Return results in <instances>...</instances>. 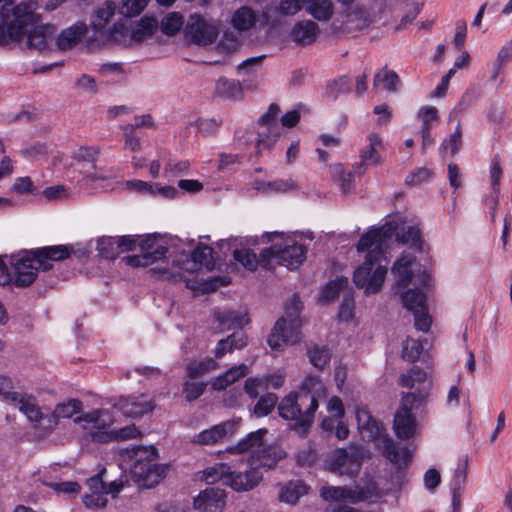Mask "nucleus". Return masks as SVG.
Here are the masks:
<instances>
[{
	"mask_svg": "<svg viewBox=\"0 0 512 512\" xmlns=\"http://www.w3.org/2000/svg\"><path fill=\"white\" fill-rule=\"evenodd\" d=\"M10 0H0V46L20 43L25 37V48L32 52H44L56 32L52 24H41L37 13V1H22L13 6Z\"/></svg>",
	"mask_w": 512,
	"mask_h": 512,
	"instance_id": "obj_1",
	"label": "nucleus"
},
{
	"mask_svg": "<svg viewBox=\"0 0 512 512\" xmlns=\"http://www.w3.org/2000/svg\"><path fill=\"white\" fill-rule=\"evenodd\" d=\"M393 232L392 225L387 224L370 230L358 242L357 249L368 253L365 261L354 272L353 282L358 288L364 289L366 295L379 292L385 281L387 267L382 264L383 245Z\"/></svg>",
	"mask_w": 512,
	"mask_h": 512,
	"instance_id": "obj_2",
	"label": "nucleus"
},
{
	"mask_svg": "<svg viewBox=\"0 0 512 512\" xmlns=\"http://www.w3.org/2000/svg\"><path fill=\"white\" fill-rule=\"evenodd\" d=\"M356 419L362 438L374 442L376 449L387 460L399 467L402 465L406 466L411 461L412 455L410 450L395 444L393 439L386 433L382 424L372 417L366 407H357Z\"/></svg>",
	"mask_w": 512,
	"mask_h": 512,
	"instance_id": "obj_3",
	"label": "nucleus"
},
{
	"mask_svg": "<svg viewBox=\"0 0 512 512\" xmlns=\"http://www.w3.org/2000/svg\"><path fill=\"white\" fill-rule=\"evenodd\" d=\"M129 457L133 461L131 475L139 486L152 488L166 476L168 466L155 462L158 451L154 446H136Z\"/></svg>",
	"mask_w": 512,
	"mask_h": 512,
	"instance_id": "obj_4",
	"label": "nucleus"
},
{
	"mask_svg": "<svg viewBox=\"0 0 512 512\" xmlns=\"http://www.w3.org/2000/svg\"><path fill=\"white\" fill-rule=\"evenodd\" d=\"M129 457L133 461L131 475L139 486L152 488L166 476L168 466L155 462L158 451L154 446H136Z\"/></svg>",
	"mask_w": 512,
	"mask_h": 512,
	"instance_id": "obj_5",
	"label": "nucleus"
},
{
	"mask_svg": "<svg viewBox=\"0 0 512 512\" xmlns=\"http://www.w3.org/2000/svg\"><path fill=\"white\" fill-rule=\"evenodd\" d=\"M293 304H295V311L293 313L290 312V307H288L287 318H280L268 337V345L273 350H281L284 345H293L300 340L301 321L299 314L302 309V303L295 298Z\"/></svg>",
	"mask_w": 512,
	"mask_h": 512,
	"instance_id": "obj_6",
	"label": "nucleus"
},
{
	"mask_svg": "<svg viewBox=\"0 0 512 512\" xmlns=\"http://www.w3.org/2000/svg\"><path fill=\"white\" fill-rule=\"evenodd\" d=\"M305 255L306 248L304 245L289 240L283 247L274 245L264 249L260 253L261 266L271 269L275 260L278 264L289 269H295L304 261Z\"/></svg>",
	"mask_w": 512,
	"mask_h": 512,
	"instance_id": "obj_7",
	"label": "nucleus"
},
{
	"mask_svg": "<svg viewBox=\"0 0 512 512\" xmlns=\"http://www.w3.org/2000/svg\"><path fill=\"white\" fill-rule=\"evenodd\" d=\"M74 422L79 424L84 430H87L94 442H111L110 427L114 421L107 410L98 409L84 413L76 417Z\"/></svg>",
	"mask_w": 512,
	"mask_h": 512,
	"instance_id": "obj_8",
	"label": "nucleus"
},
{
	"mask_svg": "<svg viewBox=\"0 0 512 512\" xmlns=\"http://www.w3.org/2000/svg\"><path fill=\"white\" fill-rule=\"evenodd\" d=\"M368 456V452L361 446L335 450L327 461V468L333 473L341 475H353L361 467L362 461Z\"/></svg>",
	"mask_w": 512,
	"mask_h": 512,
	"instance_id": "obj_9",
	"label": "nucleus"
},
{
	"mask_svg": "<svg viewBox=\"0 0 512 512\" xmlns=\"http://www.w3.org/2000/svg\"><path fill=\"white\" fill-rule=\"evenodd\" d=\"M416 258L414 255L409 253H403L394 263L392 267V273L396 277L397 287H407L412 279L415 278V284L424 288L430 286L432 278L426 270H418L414 273L413 267Z\"/></svg>",
	"mask_w": 512,
	"mask_h": 512,
	"instance_id": "obj_10",
	"label": "nucleus"
},
{
	"mask_svg": "<svg viewBox=\"0 0 512 512\" xmlns=\"http://www.w3.org/2000/svg\"><path fill=\"white\" fill-rule=\"evenodd\" d=\"M404 307L414 315V326L417 330L428 332L432 318L426 303V294L420 288L408 289L401 294Z\"/></svg>",
	"mask_w": 512,
	"mask_h": 512,
	"instance_id": "obj_11",
	"label": "nucleus"
},
{
	"mask_svg": "<svg viewBox=\"0 0 512 512\" xmlns=\"http://www.w3.org/2000/svg\"><path fill=\"white\" fill-rule=\"evenodd\" d=\"M309 406V402H303L299 393H290L285 396L278 405L279 415L286 420L295 421L294 428L300 433L304 434L310 427L313 419L308 423L304 422L306 409L303 407Z\"/></svg>",
	"mask_w": 512,
	"mask_h": 512,
	"instance_id": "obj_12",
	"label": "nucleus"
},
{
	"mask_svg": "<svg viewBox=\"0 0 512 512\" xmlns=\"http://www.w3.org/2000/svg\"><path fill=\"white\" fill-rule=\"evenodd\" d=\"M184 33L193 43L206 46L212 44L218 35L216 26L200 15H191L185 25Z\"/></svg>",
	"mask_w": 512,
	"mask_h": 512,
	"instance_id": "obj_13",
	"label": "nucleus"
},
{
	"mask_svg": "<svg viewBox=\"0 0 512 512\" xmlns=\"http://www.w3.org/2000/svg\"><path fill=\"white\" fill-rule=\"evenodd\" d=\"M299 394L303 402H309L304 418V422L308 423L310 420L314 419V414L319 406V399L326 396V387L320 377L309 375L303 381Z\"/></svg>",
	"mask_w": 512,
	"mask_h": 512,
	"instance_id": "obj_14",
	"label": "nucleus"
},
{
	"mask_svg": "<svg viewBox=\"0 0 512 512\" xmlns=\"http://www.w3.org/2000/svg\"><path fill=\"white\" fill-rule=\"evenodd\" d=\"M37 260L38 257L34 255V250L22 257L11 260L12 273L16 286L27 287L35 281L38 270H41V267H38Z\"/></svg>",
	"mask_w": 512,
	"mask_h": 512,
	"instance_id": "obj_15",
	"label": "nucleus"
},
{
	"mask_svg": "<svg viewBox=\"0 0 512 512\" xmlns=\"http://www.w3.org/2000/svg\"><path fill=\"white\" fill-rule=\"evenodd\" d=\"M193 506L198 512H222L226 506V493L220 488H206L194 498Z\"/></svg>",
	"mask_w": 512,
	"mask_h": 512,
	"instance_id": "obj_16",
	"label": "nucleus"
},
{
	"mask_svg": "<svg viewBox=\"0 0 512 512\" xmlns=\"http://www.w3.org/2000/svg\"><path fill=\"white\" fill-rule=\"evenodd\" d=\"M368 140L369 144L361 150V161L354 166V172L358 175L364 174L368 165L378 166L383 163L380 155V150L383 148L381 138L377 134H370Z\"/></svg>",
	"mask_w": 512,
	"mask_h": 512,
	"instance_id": "obj_17",
	"label": "nucleus"
},
{
	"mask_svg": "<svg viewBox=\"0 0 512 512\" xmlns=\"http://www.w3.org/2000/svg\"><path fill=\"white\" fill-rule=\"evenodd\" d=\"M263 475L261 470H257L256 466H253L248 461V469L244 472H234L231 470V477L226 480V485H229L233 490L249 491L255 488L262 480Z\"/></svg>",
	"mask_w": 512,
	"mask_h": 512,
	"instance_id": "obj_18",
	"label": "nucleus"
},
{
	"mask_svg": "<svg viewBox=\"0 0 512 512\" xmlns=\"http://www.w3.org/2000/svg\"><path fill=\"white\" fill-rule=\"evenodd\" d=\"M117 406L125 416L131 418L141 417L154 409L152 400L143 394L120 397Z\"/></svg>",
	"mask_w": 512,
	"mask_h": 512,
	"instance_id": "obj_19",
	"label": "nucleus"
},
{
	"mask_svg": "<svg viewBox=\"0 0 512 512\" xmlns=\"http://www.w3.org/2000/svg\"><path fill=\"white\" fill-rule=\"evenodd\" d=\"M236 421H225L210 429L203 430L194 436L193 442L200 445H214L220 442L225 436L232 435L237 429Z\"/></svg>",
	"mask_w": 512,
	"mask_h": 512,
	"instance_id": "obj_20",
	"label": "nucleus"
},
{
	"mask_svg": "<svg viewBox=\"0 0 512 512\" xmlns=\"http://www.w3.org/2000/svg\"><path fill=\"white\" fill-rule=\"evenodd\" d=\"M320 495L325 501L337 502L338 504L357 503L366 498L363 491L341 486H323Z\"/></svg>",
	"mask_w": 512,
	"mask_h": 512,
	"instance_id": "obj_21",
	"label": "nucleus"
},
{
	"mask_svg": "<svg viewBox=\"0 0 512 512\" xmlns=\"http://www.w3.org/2000/svg\"><path fill=\"white\" fill-rule=\"evenodd\" d=\"M73 248L68 245L46 246L34 250V255L38 257V267L47 271L52 268L53 261H61L70 257Z\"/></svg>",
	"mask_w": 512,
	"mask_h": 512,
	"instance_id": "obj_22",
	"label": "nucleus"
},
{
	"mask_svg": "<svg viewBox=\"0 0 512 512\" xmlns=\"http://www.w3.org/2000/svg\"><path fill=\"white\" fill-rule=\"evenodd\" d=\"M285 455V452L280 447L268 446L263 447L256 454H252L249 461L253 466L257 467V470H261L263 473L274 468Z\"/></svg>",
	"mask_w": 512,
	"mask_h": 512,
	"instance_id": "obj_23",
	"label": "nucleus"
},
{
	"mask_svg": "<svg viewBox=\"0 0 512 512\" xmlns=\"http://www.w3.org/2000/svg\"><path fill=\"white\" fill-rule=\"evenodd\" d=\"M320 34L318 24L312 20H302L297 22L290 33L291 39L301 46L313 44Z\"/></svg>",
	"mask_w": 512,
	"mask_h": 512,
	"instance_id": "obj_24",
	"label": "nucleus"
},
{
	"mask_svg": "<svg viewBox=\"0 0 512 512\" xmlns=\"http://www.w3.org/2000/svg\"><path fill=\"white\" fill-rule=\"evenodd\" d=\"M87 26L83 22H77L64 29L56 39V46L59 50L65 51L73 48L85 35Z\"/></svg>",
	"mask_w": 512,
	"mask_h": 512,
	"instance_id": "obj_25",
	"label": "nucleus"
},
{
	"mask_svg": "<svg viewBox=\"0 0 512 512\" xmlns=\"http://www.w3.org/2000/svg\"><path fill=\"white\" fill-rule=\"evenodd\" d=\"M168 248L165 245H158L153 252L141 253L139 255L125 256L121 260L131 267H147L166 257Z\"/></svg>",
	"mask_w": 512,
	"mask_h": 512,
	"instance_id": "obj_26",
	"label": "nucleus"
},
{
	"mask_svg": "<svg viewBox=\"0 0 512 512\" xmlns=\"http://www.w3.org/2000/svg\"><path fill=\"white\" fill-rule=\"evenodd\" d=\"M393 427L399 439H410L416 433V420L411 412L398 410L394 416Z\"/></svg>",
	"mask_w": 512,
	"mask_h": 512,
	"instance_id": "obj_27",
	"label": "nucleus"
},
{
	"mask_svg": "<svg viewBox=\"0 0 512 512\" xmlns=\"http://www.w3.org/2000/svg\"><path fill=\"white\" fill-rule=\"evenodd\" d=\"M12 403L19 404V410L26 415L29 421L39 423L43 419V414L33 395L17 393Z\"/></svg>",
	"mask_w": 512,
	"mask_h": 512,
	"instance_id": "obj_28",
	"label": "nucleus"
},
{
	"mask_svg": "<svg viewBox=\"0 0 512 512\" xmlns=\"http://www.w3.org/2000/svg\"><path fill=\"white\" fill-rule=\"evenodd\" d=\"M266 433V429H259L251 432L245 438L241 439L236 445L229 446L227 448V452L232 454H242L247 451H252L253 454H256V449L262 446L263 438Z\"/></svg>",
	"mask_w": 512,
	"mask_h": 512,
	"instance_id": "obj_29",
	"label": "nucleus"
},
{
	"mask_svg": "<svg viewBox=\"0 0 512 512\" xmlns=\"http://www.w3.org/2000/svg\"><path fill=\"white\" fill-rule=\"evenodd\" d=\"M304 8L318 21H328L334 14L333 0H306Z\"/></svg>",
	"mask_w": 512,
	"mask_h": 512,
	"instance_id": "obj_30",
	"label": "nucleus"
},
{
	"mask_svg": "<svg viewBox=\"0 0 512 512\" xmlns=\"http://www.w3.org/2000/svg\"><path fill=\"white\" fill-rule=\"evenodd\" d=\"M116 4L113 1H106L103 5L97 7L90 18V26L96 32H101L114 16Z\"/></svg>",
	"mask_w": 512,
	"mask_h": 512,
	"instance_id": "obj_31",
	"label": "nucleus"
},
{
	"mask_svg": "<svg viewBox=\"0 0 512 512\" xmlns=\"http://www.w3.org/2000/svg\"><path fill=\"white\" fill-rule=\"evenodd\" d=\"M158 21L153 17L145 16L133 28L130 34V43L138 44L151 37L157 30Z\"/></svg>",
	"mask_w": 512,
	"mask_h": 512,
	"instance_id": "obj_32",
	"label": "nucleus"
},
{
	"mask_svg": "<svg viewBox=\"0 0 512 512\" xmlns=\"http://www.w3.org/2000/svg\"><path fill=\"white\" fill-rule=\"evenodd\" d=\"M247 345V339L243 332H235L229 335L226 339L218 342L215 349V357L221 358L226 353H231L235 349H242Z\"/></svg>",
	"mask_w": 512,
	"mask_h": 512,
	"instance_id": "obj_33",
	"label": "nucleus"
},
{
	"mask_svg": "<svg viewBox=\"0 0 512 512\" xmlns=\"http://www.w3.org/2000/svg\"><path fill=\"white\" fill-rule=\"evenodd\" d=\"M370 24L367 12L359 7H351L347 10L343 21L346 31L361 30Z\"/></svg>",
	"mask_w": 512,
	"mask_h": 512,
	"instance_id": "obj_34",
	"label": "nucleus"
},
{
	"mask_svg": "<svg viewBox=\"0 0 512 512\" xmlns=\"http://www.w3.org/2000/svg\"><path fill=\"white\" fill-rule=\"evenodd\" d=\"M248 374V366L240 364L227 370L212 382V388L220 391Z\"/></svg>",
	"mask_w": 512,
	"mask_h": 512,
	"instance_id": "obj_35",
	"label": "nucleus"
},
{
	"mask_svg": "<svg viewBox=\"0 0 512 512\" xmlns=\"http://www.w3.org/2000/svg\"><path fill=\"white\" fill-rule=\"evenodd\" d=\"M214 317L222 329L242 328L248 323L246 314L235 311H217Z\"/></svg>",
	"mask_w": 512,
	"mask_h": 512,
	"instance_id": "obj_36",
	"label": "nucleus"
},
{
	"mask_svg": "<svg viewBox=\"0 0 512 512\" xmlns=\"http://www.w3.org/2000/svg\"><path fill=\"white\" fill-rule=\"evenodd\" d=\"M308 493V487L301 481L289 482L281 488L279 499L287 504H295L300 497Z\"/></svg>",
	"mask_w": 512,
	"mask_h": 512,
	"instance_id": "obj_37",
	"label": "nucleus"
},
{
	"mask_svg": "<svg viewBox=\"0 0 512 512\" xmlns=\"http://www.w3.org/2000/svg\"><path fill=\"white\" fill-rule=\"evenodd\" d=\"M400 84V79L397 73L393 70H389L386 67L377 72L373 79V87L378 88L380 86L389 92H396Z\"/></svg>",
	"mask_w": 512,
	"mask_h": 512,
	"instance_id": "obj_38",
	"label": "nucleus"
},
{
	"mask_svg": "<svg viewBox=\"0 0 512 512\" xmlns=\"http://www.w3.org/2000/svg\"><path fill=\"white\" fill-rule=\"evenodd\" d=\"M231 477V467L225 463H217L211 467L206 468L202 472L201 479L208 484L215 483L217 481H223L226 484V480Z\"/></svg>",
	"mask_w": 512,
	"mask_h": 512,
	"instance_id": "obj_39",
	"label": "nucleus"
},
{
	"mask_svg": "<svg viewBox=\"0 0 512 512\" xmlns=\"http://www.w3.org/2000/svg\"><path fill=\"white\" fill-rule=\"evenodd\" d=\"M138 243V236H119V237H109V238H103L98 242L99 250L104 251L105 247L104 245H114L116 244L118 249L121 252H127L135 250Z\"/></svg>",
	"mask_w": 512,
	"mask_h": 512,
	"instance_id": "obj_40",
	"label": "nucleus"
},
{
	"mask_svg": "<svg viewBox=\"0 0 512 512\" xmlns=\"http://www.w3.org/2000/svg\"><path fill=\"white\" fill-rule=\"evenodd\" d=\"M233 26L239 31H246L256 23V15L249 7H241L235 11L232 18Z\"/></svg>",
	"mask_w": 512,
	"mask_h": 512,
	"instance_id": "obj_41",
	"label": "nucleus"
},
{
	"mask_svg": "<svg viewBox=\"0 0 512 512\" xmlns=\"http://www.w3.org/2000/svg\"><path fill=\"white\" fill-rule=\"evenodd\" d=\"M331 176L337 181L344 193H348L353 188V171L345 172L342 164H334L330 167Z\"/></svg>",
	"mask_w": 512,
	"mask_h": 512,
	"instance_id": "obj_42",
	"label": "nucleus"
},
{
	"mask_svg": "<svg viewBox=\"0 0 512 512\" xmlns=\"http://www.w3.org/2000/svg\"><path fill=\"white\" fill-rule=\"evenodd\" d=\"M131 31L122 23H115L105 35V40L116 44L132 45Z\"/></svg>",
	"mask_w": 512,
	"mask_h": 512,
	"instance_id": "obj_43",
	"label": "nucleus"
},
{
	"mask_svg": "<svg viewBox=\"0 0 512 512\" xmlns=\"http://www.w3.org/2000/svg\"><path fill=\"white\" fill-rule=\"evenodd\" d=\"M308 357L310 360V363L322 370L325 368V366L329 363L331 358V353L328 348L322 346L314 345L311 348L308 349Z\"/></svg>",
	"mask_w": 512,
	"mask_h": 512,
	"instance_id": "obj_44",
	"label": "nucleus"
},
{
	"mask_svg": "<svg viewBox=\"0 0 512 512\" xmlns=\"http://www.w3.org/2000/svg\"><path fill=\"white\" fill-rule=\"evenodd\" d=\"M82 409V402L78 399H70L67 402L56 405L53 416L55 418H71Z\"/></svg>",
	"mask_w": 512,
	"mask_h": 512,
	"instance_id": "obj_45",
	"label": "nucleus"
},
{
	"mask_svg": "<svg viewBox=\"0 0 512 512\" xmlns=\"http://www.w3.org/2000/svg\"><path fill=\"white\" fill-rule=\"evenodd\" d=\"M426 372L418 366H414L407 373H404L399 378V384L402 387L413 388L416 384L426 381Z\"/></svg>",
	"mask_w": 512,
	"mask_h": 512,
	"instance_id": "obj_46",
	"label": "nucleus"
},
{
	"mask_svg": "<svg viewBox=\"0 0 512 512\" xmlns=\"http://www.w3.org/2000/svg\"><path fill=\"white\" fill-rule=\"evenodd\" d=\"M192 260L195 264L205 267L207 270H213L215 262L212 256V248L204 245L197 247L192 252Z\"/></svg>",
	"mask_w": 512,
	"mask_h": 512,
	"instance_id": "obj_47",
	"label": "nucleus"
},
{
	"mask_svg": "<svg viewBox=\"0 0 512 512\" xmlns=\"http://www.w3.org/2000/svg\"><path fill=\"white\" fill-rule=\"evenodd\" d=\"M215 91L221 97L230 99L236 97L241 92V86L234 80L220 78L216 83Z\"/></svg>",
	"mask_w": 512,
	"mask_h": 512,
	"instance_id": "obj_48",
	"label": "nucleus"
},
{
	"mask_svg": "<svg viewBox=\"0 0 512 512\" xmlns=\"http://www.w3.org/2000/svg\"><path fill=\"white\" fill-rule=\"evenodd\" d=\"M397 240L404 244L421 249L420 230L416 226L403 227L396 235Z\"/></svg>",
	"mask_w": 512,
	"mask_h": 512,
	"instance_id": "obj_49",
	"label": "nucleus"
},
{
	"mask_svg": "<svg viewBox=\"0 0 512 512\" xmlns=\"http://www.w3.org/2000/svg\"><path fill=\"white\" fill-rule=\"evenodd\" d=\"M422 351L421 341L408 338L403 342L402 358L409 362H415L420 358Z\"/></svg>",
	"mask_w": 512,
	"mask_h": 512,
	"instance_id": "obj_50",
	"label": "nucleus"
},
{
	"mask_svg": "<svg viewBox=\"0 0 512 512\" xmlns=\"http://www.w3.org/2000/svg\"><path fill=\"white\" fill-rule=\"evenodd\" d=\"M233 255L237 262L241 263L250 271L256 270L258 265H261L260 256L257 257V255L249 249L235 250Z\"/></svg>",
	"mask_w": 512,
	"mask_h": 512,
	"instance_id": "obj_51",
	"label": "nucleus"
},
{
	"mask_svg": "<svg viewBox=\"0 0 512 512\" xmlns=\"http://www.w3.org/2000/svg\"><path fill=\"white\" fill-rule=\"evenodd\" d=\"M217 368V363L214 359L209 358L203 361L191 362L187 365L188 376L192 379L200 377L210 370Z\"/></svg>",
	"mask_w": 512,
	"mask_h": 512,
	"instance_id": "obj_52",
	"label": "nucleus"
},
{
	"mask_svg": "<svg viewBox=\"0 0 512 512\" xmlns=\"http://www.w3.org/2000/svg\"><path fill=\"white\" fill-rule=\"evenodd\" d=\"M183 25V18L177 12H171L161 21V30L166 35H175Z\"/></svg>",
	"mask_w": 512,
	"mask_h": 512,
	"instance_id": "obj_53",
	"label": "nucleus"
},
{
	"mask_svg": "<svg viewBox=\"0 0 512 512\" xmlns=\"http://www.w3.org/2000/svg\"><path fill=\"white\" fill-rule=\"evenodd\" d=\"M278 397L274 393H267L258 400L254 407V414L257 417L268 415L275 407Z\"/></svg>",
	"mask_w": 512,
	"mask_h": 512,
	"instance_id": "obj_54",
	"label": "nucleus"
},
{
	"mask_svg": "<svg viewBox=\"0 0 512 512\" xmlns=\"http://www.w3.org/2000/svg\"><path fill=\"white\" fill-rule=\"evenodd\" d=\"M348 285V279L346 277H338L335 280L329 282L322 292V299L326 302L333 301L339 294V292Z\"/></svg>",
	"mask_w": 512,
	"mask_h": 512,
	"instance_id": "obj_55",
	"label": "nucleus"
},
{
	"mask_svg": "<svg viewBox=\"0 0 512 512\" xmlns=\"http://www.w3.org/2000/svg\"><path fill=\"white\" fill-rule=\"evenodd\" d=\"M149 0H123L119 7V13L126 17H134L139 15Z\"/></svg>",
	"mask_w": 512,
	"mask_h": 512,
	"instance_id": "obj_56",
	"label": "nucleus"
},
{
	"mask_svg": "<svg viewBox=\"0 0 512 512\" xmlns=\"http://www.w3.org/2000/svg\"><path fill=\"white\" fill-rule=\"evenodd\" d=\"M427 397V392L420 391L418 394L414 392L404 393L401 399V406L399 410L411 412L412 409L417 408Z\"/></svg>",
	"mask_w": 512,
	"mask_h": 512,
	"instance_id": "obj_57",
	"label": "nucleus"
},
{
	"mask_svg": "<svg viewBox=\"0 0 512 512\" xmlns=\"http://www.w3.org/2000/svg\"><path fill=\"white\" fill-rule=\"evenodd\" d=\"M206 384L203 382L187 381L183 384V395L189 402L198 399L205 391Z\"/></svg>",
	"mask_w": 512,
	"mask_h": 512,
	"instance_id": "obj_58",
	"label": "nucleus"
},
{
	"mask_svg": "<svg viewBox=\"0 0 512 512\" xmlns=\"http://www.w3.org/2000/svg\"><path fill=\"white\" fill-rule=\"evenodd\" d=\"M267 194L283 193L294 190L296 188L295 182L288 179H277L274 181H267Z\"/></svg>",
	"mask_w": 512,
	"mask_h": 512,
	"instance_id": "obj_59",
	"label": "nucleus"
},
{
	"mask_svg": "<svg viewBox=\"0 0 512 512\" xmlns=\"http://www.w3.org/2000/svg\"><path fill=\"white\" fill-rule=\"evenodd\" d=\"M141 432L138 430V428L132 424L128 425L126 427H123L121 429H114L111 430V442L112 441H123L128 439H134L138 436H140Z\"/></svg>",
	"mask_w": 512,
	"mask_h": 512,
	"instance_id": "obj_60",
	"label": "nucleus"
},
{
	"mask_svg": "<svg viewBox=\"0 0 512 512\" xmlns=\"http://www.w3.org/2000/svg\"><path fill=\"white\" fill-rule=\"evenodd\" d=\"M417 117L422 121V128L431 129V123L438 120V110L434 106H423L419 109Z\"/></svg>",
	"mask_w": 512,
	"mask_h": 512,
	"instance_id": "obj_61",
	"label": "nucleus"
},
{
	"mask_svg": "<svg viewBox=\"0 0 512 512\" xmlns=\"http://www.w3.org/2000/svg\"><path fill=\"white\" fill-rule=\"evenodd\" d=\"M18 392L14 390L12 379L4 374H0V398L4 401L11 402L15 399Z\"/></svg>",
	"mask_w": 512,
	"mask_h": 512,
	"instance_id": "obj_62",
	"label": "nucleus"
},
{
	"mask_svg": "<svg viewBox=\"0 0 512 512\" xmlns=\"http://www.w3.org/2000/svg\"><path fill=\"white\" fill-rule=\"evenodd\" d=\"M107 496L105 492H92L83 497L84 505L87 508H103L107 504Z\"/></svg>",
	"mask_w": 512,
	"mask_h": 512,
	"instance_id": "obj_63",
	"label": "nucleus"
},
{
	"mask_svg": "<svg viewBox=\"0 0 512 512\" xmlns=\"http://www.w3.org/2000/svg\"><path fill=\"white\" fill-rule=\"evenodd\" d=\"M350 86V79L347 76H342L329 85L328 93L331 97L337 98L341 93H348Z\"/></svg>",
	"mask_w": 512,
	"mask_h": 512,
	"instance_id": "obj_64",
	"label": "nucleus"
}]
</instances>
